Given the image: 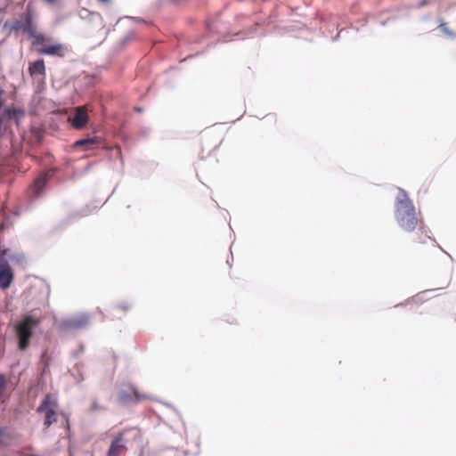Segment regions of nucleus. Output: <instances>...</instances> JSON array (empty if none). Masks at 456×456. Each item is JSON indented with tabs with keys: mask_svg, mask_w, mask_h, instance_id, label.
Returning a JSON list of instances; mask_svg holds the SVG:
<instances>
[{
	"mask_svg": "<svg viewBox=\"0 0 456 456\" xmlns=\"http://www.w3.org/2000/svg\"><path fill=\"white\" fill-rule=\"evenodd\" d=\"M395 216L397 224L404 232H411L418 229L421 234L429 237L422 219L418 217L413 202L406 191L400 189L396 196Z\"/></svg>",
	"mask_w": 456,
	"mask_h": 456,
	"instance_id": "nucleus-1",
	"label": "nucleus"
},
{
	"mask_svg": "<svg viewBox=\"0 0 456 456\" xmlns=\"http://www.w3.org/2000/svg\"><path fill=\"white\" fill-rule=\"evenodd\" d=\"M31 45L37 53L43 55L64 58L67 53V47L63 44L45 34L37 36L36 41H31Z\"/></svg>",
	"mask_w": 456,
	"mask_h": 456,
	"instance_id": "nucleus-2",
	"label": "nucleus"
},
{
	"mask_svg": "<svg viewBox=\"0 0 456 456\" xmlns=\"http://www.w3.org/2000/svg\"><path fill=\"white\" fill-rule=\"evenodd\" d=\"M140 430L136 428H127L118 432L111 441L107 456H120L126 450V444L130 441L140 439Z\"/></svg>",
	"mask_w": 456,
	"mask_h": 456,
	"instance_id": "nucleus-3",
	"label": "nucleus"
},
{
	"mask_svg": "<svg viewBox=\"0 0 456 456\" xmlns=\"http://www.w3.org/2000/svg\"><path fill=\"white\" fill-rule=\"evenodd\" d=\"M39 323L38 320H35L31 316H27L17 326V333L19 336V346L21 350L28 347L30 338L32 337L33 329Z\"/></svg>",
	"mask_w": 456,
	"mask_h": 456,
	"instance_id": "nucleus-4",
	"label": "nucleus"
},
{
	"mask_svg": "<svg viewBox=\"0 0 456 456\" xmlns=\"http://www.w3.org/2000/svg\"><path fill=\"white\" fill-rule=\"evenodd\" d=\"M56 403L51 399V396L46 395L37 408V412L45 413L44 426L48 428L53 423L57 421V412L55 411Z\"/></svg>",
	"mask_w": 456,
	"mask_h": 456,
	"instance_id": "nucleus-5",
	"label": "nucleus"
},
{
	"mask_svg": "<svg viewBox=\"0 0 456 456\" xmlns=\"http://www.w3.org/2000/svg\"><path fill=\"white\" fill-rule=\"evenodd\" d=\"M88 316L82 314L62 321L61 327L64 330H77L85 328L88 324Z\"/></svg>",
	"mask_w": 456,
	"mask_h": 456,
	"instance_id": "nucleus-6",
	"label": "nucleus"
},
{
	"mask_svg": "<svg viewBox=\"0 0 456 456\" xmlns=\"http://www.w3.org/2000/svg\"><path fill=\"white\" fill-rule=\"evenodd\" d=\"M88 118V114L85 108L77 107L75 110L74 115L69 117V120L74 128L80 130L86 126Z\"/></svg>",
	"mask_w": 456,
	"mask_h": 456,
	"instance_id": "nucleus-7",
	"label": "nucleus"
},
{
	"mask_svg": "<svg viewBox=\"0 0 456 456\" xmlns=\"http://www.w3.org/2000/svg\"><path fill=\"white\" fill-rule=\"evenodd\" d=\"M146 395L140 394L137 389L134 387H131L130 392L120 391L118 395V399L120 403L127 404L129 403H137L142 399H145Z\"/></svg>",
	"mask_w": 456,
	"mask_h": 456,
	"instance_id": "nucleus-8",
	"label": "nucleus"
},
{
	"mask_svg": "<svg viewBox=\"0 0 456 456\" xmlns=\"http://www.w3.org/2000/svg\"><path fill=\"white\" fill-rule=\"evenodd\" d=\"M13 280V273L7 263L0 265V288L6 289L10 287Z\"/></svg>",
	"mask_w": 456,
	"mask_h": 456,
	"instance_id": "nucleus-9",
	"label": "nucleus"
},
{
	"mask_svg": "<svg viewBox=\"0 0 456 456\" xmlns=\"http://www.w3.org/2000/svg\"><path fill=\"white\" fill-rule=\"evenodd\" d=\"M45 65L43 59L37 60L36 61L30 62L28 65V73L31 77L40 75L45 77Z\"/></svg>",
	"mask_w": 456,
	"mask_h": 456,
	"instance_id": "nucleus-10",
	"label": "nucleus"
},
{
	"mask_svg": "<svg viewBox=\"0 0 456 456\" xmlns=\"http://www.w3.org/2000/svg\"><path fill=\"white\" fill-rule=\"evenodd\" d=\"M101 142V138L94 136L92 138H85L77 141L74 143L75 147H85L86 150L92 149L94 145H98Z\"/></svg>",
	"mask_w": 456,
	"mask_h": 456,
	"instance_id": "nucleus-11",
	"label": "nucleus"
},
{
	"mask_svg": "<svg viewBox=\"0 0 456 456\" xmlns=\"http://www.w3.org/2000/svg\"><path fill=\"white\" fill-rule=\"evenodd\" d=\"M46 176L44 175H39L35 179L34 183L30 186V190L35 196H37L39 191L44 188L46 183Z\"/></svg>",
	"mask_w": 456,
	"mask_h": 456,
	"instance_id": "nucleus-12",
	"label": "nucleus"
},
{
	"mask_svg": "<svg viewBox=\"0 0 456 456\" xmlns=\"http://www.w3.org/2000/svg\"><path fill=\"white\" fill-rule=\"evenodd\" d=\"M23 31L28 35L32 41H36L37 36H41L43 33H39L33 27L30 19H28L23 26Z\"/></svg>",
	"mask_w": 456,
	"mask_h": 456,
	"instance_id": "nucleus-13",
	"label": "nucleus"
},
{
	"mask_svg": "<svg viewBox=\"0 0 456 456\" xmlns=\"http://www.w3.org/2000/svg\"><path fill=\"white\" fill-rule=\"evenodd\" d=\"M132 309V305L128 302H122L112 308V314L118 315L120 312H128Z\"/></svg>",
	"mask_w": 456,
	"mask_h": 456,
	"instance_id": "nucleus-14",
	"label": "nucleus"
},
{
	"mask_svg": "<svg viewBox=\"0 0 456 456\" xmlns=\"http://www.w3.org/2000/svg\"><path fill=\"white\" fill-rule=\"evenodd\" d=\"M6 379L4 375L0 374V396L3 395L4 392L6 389Z\"/></svg>",
	"mask_w": 456,
	"mask_h": 456,
	"instance_id": "nucleus-15",
	"label": "nucleus"
},
{
	"mask_svg": "<svg viewBox=\"0 0 456 456\" xmlns=\"http://www.w3.org/2000/svg\"><path fill=\"white\" fill-rule=\"evenodd\" d=\"M440 28L443 30L444 33L449 35V36H452L453 33L448 28L447 25L445 23H441L440 24Z\"/></svg>",
	"mask_w": 456,
	"mask_h": 456,
	"instance_id": "nucleus-16",
	"label": "nucleus"
},
{
	"mask_svg": "<svg viewBox=\"0 0 456 456\" xmlns=\"http://www.w3.org/2000/svg\"><path fill=\"white\" fill-rule=\"evenodd\" d=\"M101 3H108L110 0H98Z\"/></svg>",
	"mask_w": 456,
	"mask_h": 456,
	"instance_id": "nucleus-17",
	"label": "nucleus"
},
{
	"mask_svg": "<svg viewBox=\"0 0 456 456\" xmlns=\"http://www.w3.org/2000/svg\"><path fill=\"white\" fill-rule=\"evenodd\" d=\"M93 409H95V410H96V409H98V406H97V404H96V403H94V404L93 405Z\"/></svg>",
	"mask_w": 456,
	"mask_h": 456,
	"instance_id": "nucleus-18",
	"label": "nucleus"
},
{
	"mask_svg": "<svg viewBox=\"0 0 456 456\" xmlns=\"http://www.w3.org/2000/svg\"><path fill=\"white\" fill-rule=\"evenodd\" d=\"M45 1H46V2H48V3H51V4H52V3H53L55 0H45Z\"/></svg>",
	"mask_w": 456,
	"mask_h": 456,
	"instance_id": "nucleus-19",
	"label": "nucleus"
},
{
	"mask_svg": "<svg viewBox=\"0 0 456 456\" xmlns=\"http://www.w3.org/2000/svg\"><path fill=\"white\" fill-rule=\"evenodd\" d=\"M419 241L420 242H425V240H422L421 238H419Z\"/></svg>",
	"mask_w": 456,
	"mask_h": 456,
	"instance_id": "nucleus-20",
	"label": "nucleus"
}]
</instances>
